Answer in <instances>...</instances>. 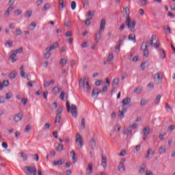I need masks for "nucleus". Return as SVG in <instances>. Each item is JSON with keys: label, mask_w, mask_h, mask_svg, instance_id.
<instances>
[{"label": "nucleus", "mask_w": 175, "mask_h": 175, "mask_svg": "<svg viewBox=\"0 0 175 175\" xmlns=\"http://www.w3.org/2000/svg\"><path fill=\"white\" fill-rule=\"evenodd\" d=\"M123 12H124L125 14L126 15L125 24L128 29H130L131 32L134 33V32H136V29H135V27H136V21H131V16H129V14H131L129 8H124Z\"/></svg>", "instance_id": "f257e3e1"}, {"label": "nucleus", "mask_w": 175, "mask_h": 175, "mask_svg": "<svg viewBox=\"0 0 175 175\" xmlns=\"http://www.w3.org/2000/svg\"><path fill=\"white\" fill-rule=\"evenodd\" d=\"M79 88H83L84 92H89L91 91V85H90V81L87 80V77L79 79Z\"/></svg>", "instance_id": "f03ea898"}, {"label": "nucleus", "mask_w": 175, "mask_h": 175, "mask_svg": "<svg viewBox=\"0 0 175 175\" xmlns=\"http://www.w3.org/2000/svg\"><path fill=\"white\" fill-rule=\"evenodd\" d=\"M66 106L68 113H71V116L74 117V118H77V114H78L77 106L72 104L71 105V107H70V104L69 103V101L66 102Z\"/></svg>", "instance_id": "7ed1b4c3"}, {"label": "nucleus", "mask_w": 175, "mask_h": 175, "mask_svg": "<svg viewBox=\"0 0 175 175\" xmlns=\"http://www.w3.org/2000/svg\"><path fill=\"white\" fill-rule=\"evenodd\" d=\"M105 27H106V20L102 19L100 24V31L96 33V36H95V40L96 43H99V41L100 40V38H102V32H100V31H105Z\"/></svg>", "instance_id": "20e7f679"}, {"label": "nucleus", "mask_w": 175, "mask_h": 175, "mask_svg": "<svg viewBox=\"0 0 175 175\" xmlns=\"http://www.w3.org/2000/svg\"><path fill=\"white\" fill-rule=\"evenodd\" d=\"M23 170H25L26 174L29 175H36V166H35L33 164L29 165V166H25L23 168Z\"/></svg>", "instance_id": "39448f33"}, {"label": "nucleus", "mask_w": 175, "mask_h": 175, "mask_svg": "<svg viewBox=\"0 0 175 175\" xmlns=\"http://www.w3.org/2000/svg\"><path fill=\"white\" fill-rule=\"evenodd\" d=\"M75 142L77 143V146H79V148H83V146H84V140L81 135L79 133L76 135L75 137Z\"/></svg>", "instance_id": "423d86ee"}, {"label": "nucleus", "mask_w": 175, "mask_h": 175, "mask_svg": "<svg viewBox=\"0 0 175 175\" xmlns=\"http://www.w3.org/2000/svg\"><path fill=\"white\" fill-rule=\"evenodd\" d=\"M148 44H150V42L147 41L146 42H143L141 45V49L144 50V57H148Z\"/></svg>", "instance_id": "0eeeda50"}, {"label": "nucleus", "mask_w": 175, "mask_h": 175, "mask_svg": "<svg viewBox=\"0 0 175 175\" xmlns=\"http://www.w3.org/2000/svg\"><path fill=\"white\" fill-rule=\"evenodd\" d=\"M125 159H122L121 161L119 163V165L118 166V170L120 173H124L125 170H126V168L125 167V165H124L125 163Z\"/></svg>", "instance_id": "6e6552de"}, {"label": "nucleus", "mask_w": 175, "mask_h": 175, "mask_svg": "<svg viewBox=\"0 0 175 175\" xmlns=\"http://www.w3.org/2000/svg\"><path fill=\"white\" fill-rule=\"evenodd\" d=\"M23 112H19L14 116V120L15 121V122H20V121L23 120Z\"/></svg>", "instance_id": "1a4fd4ad"}, {"label": "nucleus", "mask_w": 175, "mask_h": 175, "mask_svg": "<svg viewBox=\"0 0 175 175\" xmlns=\"http://www.w3.org/2000/svg\"><path fill=\"white\" fill-rule=\"evenodd\" d=\"M119 117L120 118H124V117H125V113H126V109L125 107H122V109L119 108Z\"/></svg>", "instance_id": "9d476101"}, {"label": "nucleus", "mask_w": 175, "mask_h": 175, "mask_svg": "<svg viewBox=\"0 0 175 175\" xmlns=\"http://www.w3.org/2000/svg\"><path fill=\"white\" fill-rule=\"evenodd\" d=\"M131 102H132V99H131L129 97H126V98L123 99L121 102V103H122V107H124V106H127V105H129Z\"/></svg>", "instance_id": "9b49d317"}, {"label": "nucleus", "mask_w": 175, "mask_h": 175, "mask_svg": "<svg viewBox=\"0 0 175 175\" xmlns=\"http://www.w3.org/2000/svg\"><path fill=\"white\" fill-rule=\"evenodd\" d=\"M92 169H93V164L90 163L88 164V166L86 169V174L90 175L92 174Z\"/></svg>", "instance_id": "f8f14e48"}, {"label": "nucleus", "mask_w": 175, "mask_h": 175, "mask_svg": "<svg viewBox=\"0 0 175 175\" xmlns=\"http://www.w3.org/2000/svg\"><path fill=\"white\" fill-rule=\"evenodd\" d=\"M98 95H99V92H98V88H93V90L92 92V98H94V99H96V98H98Z\"/></svg>", "instance_id": "ddd939ff"}, {"label": "nucleus", "mask_w": 175, "mask_h": 175, "mask_svg": "<svg viewBox=\"0 0 175 175\" xmlns=\"http://www.w3.org/2000/svg\"><path fill=\"white\" fill-rule=\"evenodd\" d=\"M58 47V43H54L50 46H47L46 50L47 51H51L52 50H55V49H57Z\"/></svg>", "instance_id": "4468645a"}, {"label": "nucleus", "mask_w": 175, "mask_h": 175, "mask_svg": "<svg viewBox=\"0 0 175 175\" xmlns=\"http://www.w3.org/2000/svg\"><path fill=\"white\" fill-rule=\"evenodd\" d=\"M101 165L106 169L107 167V159L106 157L102 156Z\"/></svg>", "instance_id": "2eb2a0df"}, {"label": "nucleus", "mask_w": 175, "mask_h": 175, "mask_svg": "<svg viewBox=\"0 0 175 175\" xmlns=\"http://www.w3.org/2000/svg\"><path fill=\"white\" fill-rule=\"evenodd\" d=\"M61 91H62V88H59L58 86H55L53 89V93L54 95H58Z\"/></svg>", "instance_id": "dca6fc26"}, {"label": "nucleus", "mask_w": 175, "mask_h": 175, "mask_svg": "<svg viewBox=\"0 0 175 175\" xmlns=\"http://www.w3.org/2000/svg\"><path fill=\"white\" fill-rule=\"evenodd\" d=\"M151 132V129L150 127H144L142 130L143 135L148 136Z\"/></svg>", "instance_id": "f3484780"}, {"label": "nucleus", "mask_w": 175, "mask_h": 175, "mask_svg": "<svg viewBox=\"0 0 175 175\" xmlns=\"http://www.w3.org/2000/svg\"><path fill=\"white\" fill-rule=\"evenodd\" d=\"M90 146L91 147L92 150L95 149V147H96V142L95 141V139L91 138L90 141Z\"/></svg>", "instance_id": "a211bd4d"}, {"label": "nucleus", "mask_w": 175, "mask_h": 175, "mask_svg": "<svg viewBox=\"0 0 175 175\" xmlns=\"http://www.w3.org/2000/svg\"><path fill=\"white\" fill-rule=\"evenodd\" d=\"M17 57V55L13 52L11 55L9 57V59L11 61V62L14 63L16 61H17V59L16 57Z\"/></svg>", "instance_id": "6ab92c4d"}, {"label": "nucleus", "mask_w": 175, "mask_h": 175, "mask_svg": "<svg viewBox=\"0 0 175 175\" xmlns=\"http://www.w3.org/2000/svg\"><path fill=\"white\" fill-rule=\"evenodd\" d=\"M159 53L161 58H163V59H165L166 58V53L165 52V50L160 49L159 50Z\"/></svg>", "instance_id": "aec40b11"}, {"label": "nucleus", "mask_w": 175, "mask_h": 175, "mask_svg": "<svg viewBox=\"0 0 175 175\" xmlns=\"http://www.w3.org/2000/svg\"><path fill=\"white\" fill-rule=\"evenodd\" d=\"M129 40H131L133 43H136V36L133 33L129 34Z\"/></svg>", "instance_id": "412c9836"}, {"label": "nucleus", "mask_w": 175, "mask_h": 175, "mask_svg": "<svg viewBox=\"0 0 175 175\" xmlns=\"http://www.w3.org/2000/svg\"><path fill=\"white\" fill-rule=\"evenodd\" d=\"M166 152V147L165 146H161L160 148H159V154H165Z\"/></svg>", "instance_id": "4be33fe9"}, {"label": "nucleus", "mask_w": 175, "mask_h": 175, "mask_svg": "<svg viewBox=\"0 0 175 175\" xmlns=\"http://www.w3.org/2000/svg\"><path fill=\"white\" fill-rule=\"evenodd\" d=\"M120 84V78L116 77L113 79L112 85H118Z\"/></svg>", "instance_id": "5701e85b"}, {"label": "nucleus", "mask_w": 175, "mask_h": 175, "mask_svg": "<svg viewBox=\"0 0 175 175\" xmlns=\"http://www.w3.org/2000/svg\"><path fill=\"white\" fill-rule=\"evenodd\" d=\"M161 98H162V96L161 94H159L157 96L155 100H154V103L155 105H159V102L161 101Z\"/></svg>", "instance_id": "b1692460"}, {"label": "nucleus", "mask_w": 175, "mask_h": 175, "mask_svg": "<svg viewBox=\"0 0 175 175\" xmlns=\"http://www.w3.org/2000/svg\"><path fill=\"white\" fill-rule=\"evenodd\" d=\"M70 155H72L73 163H76V162H77V160H76V153L73 150H72L70 152Z\"/></svg>", "instance_id": "393cba45"}, {"label": "nucleus", "mask_w": 175, "mask_h": 175, "mask_svg": "<svg viewBox=\"0 0 175 175\" xmlns=\"http://www.w3.org/2000/svg\"><path fill=\"white\" fill-rule=\"evenodd\" d=\"M51 5L49 3H46L43 8H42V12H46V10H49V9H50Z\"/></svg>", "instance_id": "a878e982"}, {"label": "nucleus", "mask_w": 175, "mask_h": 175, "mask_svg": "<svg viewBox=\"0 0 175 175\" xmlns=\"http://www.w3.org/2000/svg\"><path fill=\"white\" fill-rule=\"evenodd\" d=\"M56 150L59 152H61L64 150V145L59 144L56 147Z\"/></svg>", "instance_id": "bb28decb"}, {"label": "nucleus", "mask_w": 175, "mask_h": 175, "mask_svg": "<svg viewBox=\"0 0 175 175\" xmlns=\"http://www.w3.org/2000/svg\"><path fill=\"white\" fill-rule=\"evenodd\" d=\"M61 119H62L61 116L56 115L55 118V124H57V123L59 124V122H61Z\"/></svg>", "instance_id": "cd10ccee"}, {"label": "nucleus", "mask_w": 175, "mask_h": 175, "mask_svg": "<svg viewBox=\"0 0 175 175\" xmlns=\"http://www.w3.org/2000/svg\"><path fill=\"white\" fill-rule=\"evenodd\" d=\"M59 10H64L65 5H64V0H59Z\"/></svg>", "instance_id": "c85d7f7f"}, {"label": "nucleus", "mask_w": 175, "mask_h": 175, "mask_svg": "<svg viewBox=\"0 0 175 175\" xmlns=\"http://www.w3.org/2000/svg\"><path fill=\"white\" fill-rule=\"evenodd\" d=\"M81 129H85V119H84V118L81 119Z\"/></svg>", "instance_id": "c756f323"}, {"label": "nucleus", "mask_w": 175, "mask_h": 175, "mask_svg": "<svg viewBox=\"0 0 175 175\" xmlns=\"http://www.w3.org/2000/svg\"><path fill=\"white\" fill-rule=\"evenodd\" d=\"M21 158H23V161H27L28 159V157H27V154L24 152H20Z\"/></svg>", "instance_id": "7c9ffc66"}, {"label": "nucleus", "mask_w": 175, "mask_h": 175, "mask_svg": "<svg viewBox=\"0 0 175 175\" xmlns=\"http://www.w3.org/2000/svg\"><path fill=\"white\" fill-rule=\"evenodd\" d=\"M32 16V11L27 10L26 13L25 14V17L26 18H29Z\"/></svg>", "instance_id": "2f4dec72"}, {"label": "nucleus", "mask_w": 175, "mask_h": 175, "mask_svg": "<svg viewBox=\"0 0 175 175\" xmlns=\"http://www.w3.org/2000/svg\"><path fill=\"white\" fill-rule=\"evenodd\" d=\"M31 157L33 161H36V162L39 161V154H38L37 153L31 154Z\"/></svg>", "instance_id": "473e14b6"}, {"label": "nucleus", "mask_w": 175, "mask_h": 175, "mask_svg": "<svg viewBox=\"0 0 175 175\" xmlns=\"http://www.w3.org/2000/svg\"><path fill=\"white\" fill-rule=\"evenodd\" d=\"M57 165H59V166H61V165H62V160H58V161H53L54 166H57Z\"/></svg>", "instance_id": "72a5a7b5"}, {"label": "nucleus", "mask_w": 175, "mask_h": 175, "mask_svg": "<svg viewBox=\"0 0 175 175\" xmlns=\"http://www.w3.org/2000/svg\"><path fill=\"white\" fill-rule=\"evenodd\" d=\"M64 111V108L62 107H59L57 110L56 111V116H59L61 113Z\"/></svg>", "instance_id": "f704fd0d"}, {"label": "nucleus", "mask_w": 175, "mask_h": 175, "mask_svg": "<svg viewBox=\"0 0 175 175\" xmlns=\"http://www.w3.org/2000/svg\"><path fill=\"white\" fill-rule=\"evenodd\" d=\"M91 20H92V16L86 19L85 21V25H87L88 27L90 26L91 25Z\"/></svg>", "instance_id": "c9c22d12"}, {"label": "nucleus", "mask_w": 175, "mask_h": 175, "mask_svg": "<svg viewBox=\"0 0 175 175\" xmlns=\"http://www.w3.org/2000/svg\"><path fill=\"white\" fill-rule=\"evenodd\" d=\"M138 3L140 6H146L147 5V0H139Z\"/></svg>", "instance_id": "e433bc0d"}, {"label": "nucleus", "mask_w": 175, "mask_h": 175, "mask_svg": "<svg viewBox=\"0 0 175 175\" xmlns=\"http://www.w3.org/2000/svg\"><path fill=\"white\" fill-rule=\"evenodd\" d=\"M23 47H21V48L16 49V51H13L12 53H14L16 55L20 54V53H23Z\"/></svg>", "instance_id": "4c0bfd02"}, {"label": "nucleus", "mask_w": 175, "mask_h": 175, "mask_svg": "<svg viewBox=\"0 0 175 175\" xmlns=\"http://www.w3.org/2000/svg\"><path fill=\"white\" fill-rule=\"evenodd\" d=\"M50 123L46 122L43 126L42 129H44V131H49V129H50Z\"/></svg>", "instance_id": "58836bf2"}, {"label": "nucleus", "mask_w": 175, "mask_h": 175, "mask_svg": "<svg viewBox=\"0 0 175 175\" xmlns=\"http://www.w3.org/2000/svg\"><path fill=\"white\" fill-rule=\"evenodd\" d=\"M108 61H109V62H111V61H113L114 59V55H113V53H109L107 57Z\"/></svg>", "instance_id": "ea45409f"}, {"label": "nucleus", "mask_w": 175, "mask_h": 175, "mask_svg": "<svg viewBox=\"0 0 175 175\" xmlns=\"http://www.w3.org/2000/svg\"><path fill=\"white\" fill-rule=\"evenodd\" d=\"M44 57L46 58V59H49V58L51 57V53L50 51H47V52L44 54Z\"/></svg>", "instance_id": "a19ab883"}, {"label": "nucleus", "mask_w": 175, "mask_h": 175, "mask_svg": "<svg viewBox=\"0 0 175 175\" xmlns=\"http://www.w3.org/2000/svg\"><path fill=\"white\" fill-rule=\"evenodd\" d=\"M154 79H158V80H162L163 77L161 76V72H157L154 75Z\"/></svg>", "instance_id": "79ce46f5"}, {"label": "nucleus", "mask_w": 175, "mask_h": 175, "mask_svg": "<svg viewBox=\"0 0 175 175\" xmlns=\"http://www.w3.org/2000/svg\"><path fill=\"white\" fill-rule=\"evenodd\" d=\"M14 13L15 16H20V14H21V13H23V11L20 9H18V10H14Z\"/></svg>", "instance_id": "37998d69"}, {"label": "nucleus", "mask_w": 175, "mask_h": 175, "mask_svg": "<svg viewBox=\"0 0 175 175\" xmlns=\"http://www.w3.org/2000/svg\"><path fill=\"white\" fill-rule=\"evenodd\" d=\"M17 77V73L16 72H11L10 74V79H16Z\"/></svg>", "instance_id": "c03bdc74"}, {"label": "nucleus", "mask_w": 175, "mask_h": 175, "mask_svg": "<svg viewBox=\"0 0 175 175\" xmlns=\"http://www.w3.org/2000/svg\"><path fill=\"white\" fill-rule=\"evenodd\" d=\"M12 96H13V94H12V93H7L6 94H5V99H8V100H9V99H12Z\"/></svg>", "instance_id": "a18cd8bd"}, {"label": "nucleus", "mask_w": 175, "mask_h": 175, "mask_svg": "<svg viewBox=\"0 0 175 175\" xmlns=\"http://www.w3.org/2000/svg\"><path fill=\"white\" fill-rule=\"evenodd\" d=\"M147 103H148V102L146 100H144V99L141 100V103H140L141 106H146Z\"/></svg>", "instance_id": "49530a36"}, {"label": "nucleus", "mask_w": 175, "mask_h": 175, "mask_svg": "<svg viewBox=\"0 0 175 175\" xmlns=\"http://www.w3.org/2000/svg\"><path fill=\"white\" fill-rule=\"evenodd\" d=\"M143 92V90H142V88H136L134 90V92L135 94H141V92Z\"/></svg>", "instance_id": "de8ad7c7"}, {"label": "nucleus", "mask_w": 175, "mask_h": 175, "mask_svg": "<svg viewBox=\"0 0 175 175\" xmlns=\"http://www.w3.org/2000/svg\"><path fill=\"white\" fill-rule=\"evenodd\" d=\"M3 87H8L9 86V81L8 80H4L2 83Z\"/></svg>", "instance_id": "09e8293b"}, {"label": "nucleus", "mask_w": 175, "mask_h": 175, "mask_svg": "<svg viewBox=\"0 0 175 175\" xmlns=\"http://www.w3.org/2000/svg\"><path fill=\"white\" fill-rule=\"evenodd\" d=\"M174 129H175V126L173 124H170L167 128V131H170L171 132H172V131H174Z\"/></svg>", "instance_id": "8fccbe9b"}, {"label": "nucleus", "mask_w": 175, "mask_h": 175, "mask_svg": "<svg viewBox=\"0 0 175 175\" xmlns=\"http://www.w3.org/2000/svg\"><path fill=\"white\" fill-rule=\"evenodd\" d=\"M166 133H163V134L161 133L159 136V138L161 139V140H164L165 139V136H166Z\"/></svg>", "instance_id": "3c124183"}, {"label": "nucleus", "mask_w": 175, "mask_h": 175, "mask_svg": "<svg viewBox=\"0 0 175 175\" xmlns=\"http://www.w3.org/2000/svg\"><path fill=\"white\" fill-rule=\"evenodd\" d=\"M66 59H61V60H60V62H59V64H61V65H63V66H65V65H66Z\"/></svg>", "instance_id": "603ef678"}, {"label": "nucleus", "mask_w": 175, "mask_h": 175, "mask_svg": "<svg viewBox=\"0 0 175 175\" xmlns=\"http://www.w3.org/2000/svg\"><path fill=\"white\" fill-rule=\"evenodd\" d=\"M71 9H72V10H75V9H76V1H72Z\"/></svg>", "instance_id": "864d4df0"}, {"label": "nucleus", "mask_w": 175, "mask_h": 175, "mask_svg": "<svg viewBox=\"0 0 175 175\" xmlns=\"http://www.w3.org/2000/svg\"><path fill=\"white\" fill-rule=\"evenodd\" d=\"M165 109L167 111H172V107H170L167 103H165Z\"/></svg>", "instance_id": "5fc2aeb1"}, {"label": "nucleus", "mask_w": 175, "mask_h": 175, "mask_svg": "<svg viewBox=\"0 0 175 175\" xmlns=\"http://www.w3.org/2000/svg\"><path fill=\"white\" fill-rule=\"evenodd\" d=\"M5 46H9V47L11 48L12 46H13V42H12L10 40H8L5 42Z\"/></svg>", "instance_id": "6e6d98bb"}, {"label": "nucleus", "mask_w": 175, "mask_h": 175, "mask_svg": "<svg viewBox=\"0 0 175 175\" xmlns=\"http://www.w3.org/2000/svg\"><path fill=\"white\" fill-rule=\"evenodd\" d=\"M95 14V12L94 11H89L88 14V17H94V15Z\"/></svg>", "instance_id": "4d7b16f0"}, {"label": "nucleus", "mask_w": 175, "mask_h": 175, "mask_svg": "<svg viewBox=\"0 0 175 175\" xmlns=\"http://www.w3.org/2000/svg\"><path fill=\"white\" fill-rule=\"evenodd\" d=\"M28 102V99L23 98L21 99V103H23L24 105V106H25V105H27V103Z\"/></svg>", "instance_id": "13d9d810"}, {"label": "nucleus", "mask_w": 175, "mask_h": 175, "mask_svg": "<svg viewBox=\"0 0 175 175\" xmlns=\"http://www.w3.org/2000/svg\"><path fill=\"white\" fill-rule=\"evenodd\" d=\"M15 33H16V35H18V36H20V35L23 33V31H21V29H16Z\"/></svg>", "instance_id": "bf43d9fd"}, {"label": "nucleus", "mask_w": 175, "mask_h": 175, "mask_svg": "<svg viewBox=\"0 0 175 175\" xmlns=\"http://www.w3.org/2000/svg\"><path fill=\"white\" fill-rule=\"evenodd\" d=\"M59 96L60 99L64 100V99H65V92H62Z\"/></svg>", "instance_id": "052dcab7"}, {"label": "nucleus", "mask_w": 175, "mask_h": 175, "mask_svg": "<svg viewBox=\"0 0 175 175\" xmlns=\"http://www.w3.org/2000/svg\"><path fill=\"white\" fill-rule=\"evenodd\" d=\"M29 131H31V126L27 125L25 129V132L27 133L28 132H29Z\"/></svg>", "instance_id": "680f3d73"}, {"label": "nucleus", "mask_w": 175, "mask_h": 175, "mask_svg": "<svg viewBox=\"0 0 175 175\" xmlns=\"http://www.w3.org/2000/svg\"><path fill=\"white\" fill-rule=\"evenodd\" d=\"M124 29H125V25H124V23H123V24L119 27V31H120V32H122V31H124Z\"/></svg>", "instance_id": "e2e57ef3"}, {"label": "nucleus", "mask_w": 175, "mask_h": 175, "mask_svg": "<svg viewBox=\"0 0 175 175\" xmlns=\"http://www.w3.org/2000/svg\"><path fill=\"white\" fill-rule=\"evenodd\" d=\"M65 36L67 38H69V37L72 36V31H66V33H65Z\"/></svg>", "instance_id": "0e129e2a"}, {"label": "nucleus", "mask_w": 175, "mask_h": 175, "mask_svg": "<svg viewBox=\"0 0 175 175\" xmlns=\"http://www.w3.org/2000/svg\"><path fill=\"white\" fill-rule=\"evenodd\" d=\"M66 42H67V43H69L70 44H72V43H73V38H68L67 40H66Z\"/></svg>", "instance_id": "69168bd1"}, {"label": "nucleus", "mask_w": 175, "mask_h": 175, "mask_svg": "<svg viewBox=\"0 0 175 175\" xmlns=\"http://www.w3.org/2000/svg\"><path fill=\"white\" fill-rule=\"evenodd\" d=\"M4 16L5 17L8 18L10 16V12L9 10H6L5 12H4Z\"/></svg>", "instance_id": "338daca9"}, {"label": "nucleus", "mask_w": 175, "mask_h": 175, "mask_svg": "<svg viewBox=\"0 0 175 175\" xmlns=\"http://www.w3.org/2000/svg\"><path fill=\"white\" fill-rule=\"evenodd\" d=\"M146 172V167H141L140 168H139V173H141V174H143V173H144Z\"/></svg>", "instance_id": "774afa93"}]
</instances>
